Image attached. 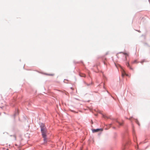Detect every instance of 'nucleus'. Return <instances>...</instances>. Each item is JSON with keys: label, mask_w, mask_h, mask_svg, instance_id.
<instances>
[{"label": "nucleus", "mask_w": 150, "mask_h": 150, "mask_svg": "<svg viewBox=\"0 0 150 150\" xmlns=\"http://www.w3.org/2000/svg\"><path fill=\"white\" fill-rule=\"evenodd\" d=\"M103 117L105 118H109L107 117L104 115H103Z\"/></svg>", "instance_id": "obj_11"}, {"label": "nucleus", "mask_w": 150, "mask_h": 150, "mask_svg": "<svg viewBox=\"0 0 150 150\" xmlns=\"http://www.w3.org/2000/svg\"><path fill=\"white\" fill-rule=\"evenodd\" d=\"M79 75L81 77H86V75L84 74H82V75L81 74H80Z\"/></svg>", "instance_id": "obj_8"}, {"label": "nucleus", "mask_w": 150, "mask_h": 150, "mask_svg": "<svg viewBox=\"0 0 150 150\" xmlns=\"http://www.w3.org/2000/svg\"><path fill=\"white\" fill-rule=\"evenodd\" d=\"M95 115L96 116H97V115H96V114H95Z\"/></svg>", "instance_id": "obj_23"}, {"label": "nucleus", "mask_w": 150, "mask_h": 150, "mask_svg": "<svg viewBox=\"0 0 150 150\" xmlns=\"http://www.w3.org/2000/svg\"><path fill=\"white\" fill-rule=\"evenodd\" d=\"M136 138L135 139H134V141L135 142H136Z\"/></svg>", "instance_id": "obj_18"}, {"label": "nucleus", "mask_w": 150, "mask_h": 150, "mask_svg": "<svg viewBox=\"0 0 150 150\" xmlns=\"http://www.w3.org/2000/svg\"><path fill=\"white\" fill-rule=\"evenodd\" d=\"M124 54L125 55H127V53H124Z\"/></svg>", "instance_id": "obj_17"}, {"label": "nucleus", "mask_w": 150, "mask_h": 150, "mask_svg": "<svg viewBox=\"0 0 150 150\" xmlns=\"http://www.w3.org/2000/svg\"><path fill=\"white\" fill-rule=\"evenodd\" d=\"M134 119L135 120V122H136V123L139 125V126L140 125L137 120V119Z\"/></svg>", "instance_id": "obj_7"}, {"label": "nucleus", "mask_w": 150, "mask_h": 150, "mask_svg": "<svg viewBox=\"0 0 150 150\" xmlns=\"http://www.w3.org/2000/svg\"><path fill=\"white\" fill-rule=\"evenodd\" d=\"M103 78L104 80H107V78L104 75H103Z\"/></svg>", "instance_id": "obj_9"}, {"label": "nucleus", "mask_w": 150, "mask_h": 150, "mask_svg": "<svg viewBox=\"0 0 150 150\" xmlns=\"http://www.w3.org/2000/svg\"><path fill=\"white\" fill-rule=\"evenodd\" d=\"M15 145L16 146H17V144H16Z\"/></svg>", "instance_id": "obj_26"}, {"label": "nucleus", "mask_w": 150, "mask_h": 150, "mask_svg": "<svg viewBox=\"0 0 150 150\" xmlns=\"http://www.w3.org/2000/svg\"><path fill=\"white\" fill-rule=\"evenodd\" d=\"M128 76V75L125 72V71L123 70H122V76L124 77V76Z\"/></svg>", "instance_id": "obj_5"}, {"label": "nucleus", "mask_w": 150, "mask_h": 150, "mask_svg": "<svg viewBox=\"0 0 150 150\" xmlns=\"http://www.w3.org/2000/svg\"><path fill=\"white\" fill-rule=\"evenodd\" d=\"M143 62H141L142 63Z\"/></svg>", "instance_id": "obj_28"}, {"label": "nucleus", "mask_w": 150, "mask_h": 150, "mask_svg": "<svg viewBox=\"0 0 150 150\" xmlns=\"http://www.w3.org/2000/svg\"><path fill=\"white\" fill-rule=\"evenodd\" d=\"M126 65L128 67H129V68L131 69H132V68L130 66V65H129V63H127L126 64Z\"/></svg>", "instance_id": "obj_6"}, {"label": "nucleus", "mask_w": 150, "mask_h": 150, "mask_svg": "<svg viewBox=\"0 0 150 150\" xmlns=\"http://www.w3.org/2000/svg\"><path fill=\"white\" fill-rule=\"evenodd\" d=\"M49 75H50V76H53V75L52 74H49Z\"/></svg>", "instance_id": "obj_20"}, {"label": "nucleus", "mask_w": 150, "mask_h": 150, "mask_svg": "<svg viewBox=\"0 0 150 150\" xmlns=\"http://www.w3.org/2000/svg\"><path fill=\"white\" fill-rule=\"evenodd\" d=\"M114 123H115V122H113V123H113V124H114Z\"/></svg>", "instance_id": "obj_22"}, {"label": "nucleus", "mask_w": 150, "mask_h": 150, "mask_svg": "<svg viewBox=\"0 0 150 150\" xmlns=\"http://www.w3.org/2000/svg\"><path fill=\"white\" fill-rule=\"evenodd\" d=\"M139 31V32H140V31Z\"/></svg>", "instance_id": "obj_27"}, {"label": "nucleus", "mask_w": 150, "mask_h": 150, "mask_svg": "<svg viewBox=\"0 0 150 150\" xmlns=\"http://www.w3.org/2000/svg\"><path fill=\"white\" fill-rule=\"evenodd\" d=\"M112 123H111V124H109V126H110V127H111L112 126Z\"/></svg>", "instance_id": "obj_15"}, {"label": "nucleus", "mask_w": 150, "mask_h": 150, "mask_svg": "<svg viewBox=\"0 0 150 150\" xmlns=\"http://www.w3.org/2000/svg\"><path fill=\"white\" fill-rule=\"evenodd\" d=\"M83 82L84 83L86 84L87 86H89L90 85V83H87L85 81H83Z\"/></svg>", "instance_id": "obj_10"}, {"label": "nucleus", "mask_w": 150, "mask_h": 150, "mask_svg": "<svg viewBox=\"0 0 150 150\" xmlns=\"http://www.w3.org/2000/svg\"><path fill=\"white\" fill-rule=\"evenodd\" d=\"M136 62V60H135V61H134V63H135V62Z\"/></svg>", "instance_id": "obj_21"}, {"label": "nucleus", "mask_w": 150, "mask_h": 150, "mask_svg": "<svg viewBox=\"0 0 150 150\" xmlns=\"http://www.w3.org/2000/svg\"><path fill=\"white\" fill-rule=\"evenodd\" d=\"M70 111L72 112H75V113H76V112L75 111H74V110H70Z\"/></svg>", "instance_id": "obj_12"}, {"label": "nucleus", "mask_w": 150, "mask_h": 150, "mask_svg": "<svg viewBox=\"0 0 150 150\" xmlns=\"http://www.w3.org/2000/svg\"><path fill=\"white\" fill-rule=\"evenodd\" d=\"M19 114V112L18 111V110L16 108V111L15 112V113L13 115V117H14V118L15 119V117L17 115H18Z\"/></svg>", "instance_id": "obj_4"}, {"label": "nucleus", "mask_w": 150, "mask_h": 150, "mask_svg": "<svg viewBox=\"0 0 150 150\" xmlns=\"http://www.w3.org/2000/svg\"><path fill=\"white\" fill-rule=\"evenodd\" d=\"M90 84V85H92L93 84V83L91 82Z\"/></svg>", "instance_id": "obj_19"}, {"label": "nucleus", "mask_w": 150, "mask_h": 150, "mask_svg": "<svg viewBox=\"0 0 150 150\" xmlns=\"http://www.w3.org/2000/svg\"><path fill=\"white\" fill-rule=\"evenodd\" d=\"M112 128L113 129H116V127H112Z\"/></svg>", "instance_id": "obj_16"}, {"label": "nucleus", "mask_w": 150, "mask_h": 150, "mask_svg": "<svg viewBox=\"0 0 150 150\" xmlns=\"http://www.w3.org/2000/svg\"><path fill=\"white\" fill-rule=\"evenodd\" d=\"M115 134H116V133H115Z\"/></svg>", "instance_id": "obj_24"}, {"label": "nucleus", "mask_w": 150, "mask_h": 150, "mask_svg": "<svg viewBox=\"0 0 150 150\" xmlns=\"http://www.w3.org/2000/svg\"><path fill=\"white\" fill-rule=\"evenodd\" d=\"M110 119H111L112 120L116 122L118 124L119 126H122V125H123V124L122 123L120 122H118L116 119L113 118H110Z\"/></svg>", "instance_id": "obj_3"}, {"label": "nucleus", "mask_w": 150, "mask_h": 150, "mask_svg": "<svg viewBox=\"0 0 150 150\" xmlns=\"http://www.w3.org/2000/svg\"><path fill=\"white\" fill-rule=\"evenodd\" d=\"M103 129L102 128H97L96 129H92V132L93 133L98 132L100 131H102Z\"/></svg>", "instance_id": "obj_2"}, {"label": "nucleus", "mask_w": 150, "mask_h": 150, "mask_svg": "<svg viewBox=\"0 0 150 150\" xmlns=\"http://www.w3.org/2000/svg\"><path fill=\"white\" fill-rule=\"evenodd\" d=\"M39 125L41 129V132L42 137L43 138L44 141L45 142H47L46 135L47 133V129L44 124L42 123H40L39 124Z\"/></svg>", "instance_id": "obj_1"}, {"label": "nucleus", "mask_w": 150, "mask_h": 150, "mask_svg": "<svg viewBox=\"0 0 150 150\" xmlns=\"http://www.w3.org/2000/svg\"><path fill=\"white\" fill-rule=\"evenodd\" d=\"M122 53V52H120L119 53Z\"/></svg>", "instance_id": "obj_25"}, {"label": "nucleus", "mask_w": 150, "mask_h": 150, "mask_svg": "<svg viewBox=\"0 0 150 150\" xmlns=\"http://www.w3.org/2000/svg\"><path fill=\"white\" fill-rule=\"evenodd\" d=\"M13 137L15 138V140H16V136L15 135H13Z\"/></svg>", "instance_id": "obj_14"}, {"label": "nucleus", "mask_w": 150, "mask_h": 150, "mask_svg": "<svg viewBox=\"0 0 150 150\" xmlns=\"http://www.w3.org/2000/svg\"><path fill=\"white\" fill-rule=\"evenodd\" d=\"M132 117H131L129 119V120H131V119H132ZM127 119H128V118H126Z\"/></svg>", "instance_id": "obj_13"}]
</instances>
